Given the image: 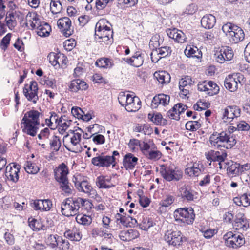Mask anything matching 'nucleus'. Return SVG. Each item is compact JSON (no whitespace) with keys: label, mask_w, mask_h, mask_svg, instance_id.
I'll return each instance as SVG.
<instances>
[{"label":"nucleus","mask_w":250,"mask_h":250,"mask_svg":"<svg viewBox=\"0 0 250 250\" xmlns=\"http://www.w3.org/2000/svg\"><path fill=\"white\" fill-rule=\"evenodd\" d=\"M209 142L212 146L219 148L224 147L230 149L236 144L235 136L229 131H222L221 132L214 131L209 137Z\"/></svg>","instance_id":"f257e3e1"},{"label":"nucleus","mask_w":250,"mask_h":250,"mask_svg":"<svg viewBox=\"0 0 250 250\" xmlns=\"http://www.w3.org/2000/svg\"><path fill=\"white\" fill-rule=\"evenodd\" d=\"M101 21H98L95 26V39L99 42L109 44L113 42V31L109 27L102 24Z\"/></svg>","instance_id":"0eeeda50"},{"label":"nucleus","mask_w":250,"mask_h":250,"mask_svg":"<svg viewBox=\"0 0 250 250\" xmlns=\"http://www.w3.org/2000/svg\"><path fill=\"white\" fill-rule=\"evenodd\" d=\"M208 89L209 96H213L217 94L219 92V87L216 83L211 81H208Z\"/></svg>","instance_id":"58836bf2"},{"label":"nucleus","mask_w":250,"mask_h":250,"mask_svg":"<svg viewBox=\"0 0 250 250\" xmlns=\"http://www.w3.org/2000/svg\"><path fill=\"white\" fill-rule=\"evenodd\" d=\"M167 36L177 42L182 43L185 41V35L181 30L176 28L167 29L166 30Z\"/></svg>","instance_id":"393cba45"},{"label":"nucleus","mask_w":250,"mask_h":250,"mask_svg":"<svg viewBox=\"0 0 250 250\" xmlns=\"http://www.w3.org/2000/svg\"><path fill=\"white\" fill-rule=\"evenodd\" d=\"M113 158L110 157V155H106L102 152L101 154H96V156L92 159L91 163L96 167H108L112 166L113 167Z\"/></svg>","instance_id":"4468645a"},{"label":"nucleus","mask_w":250,"mask_h":250,"mask_svg":"<svg viewBox=\"0 0 250 250\" xmlns=\"http://www.w3.org/2000/svg\"><path fill=\"white\" fill-rule=\"evenodd\" d=\"M38 91V84L35 81H31L29 85L25 84L23 88V93L25 97L29 101H31L34 104H36L39 100Z\"/></svg>","instance_id":"9d476101"},{"label":"nucleus","mask_w":250,"mask_h":250,"mask_svg":"<svg viewBox=\"0 0 250 250\" xmlns=\"http://www.w3.org/2000/svg\"><path fill=\"white\" fill-rule=\"evenodd\" d=\"M237 128L239 131H248L250 129V126L245 121H242L237 124Z\"/></svg>","instance_id":"69168bd1"},{"label":"nucleus","mask_w":250,"mask_h":250,"mask_svg":"<svg viewBox=\"0 0 250 250\" xmlns=\"http://www.w3.org/2000/svg\"><path fill=\"white\" fill-rule=\"evenodd\" d=\"M11 36V33H8L2 38L0 43L2 49L5 50L7 49L10 43Z\"/></svg>","instance_id":"6e6d98bb"},{"label":"nucleus","mask_w":250,"mask_h":250,"mask_svg":"<svg viewBox=\"0 0 250 250\" xmlns=\"http://www.w3.org/2000/svg\"><path fill=\"white\" fill-rule=\"evenodd\" d=\"M238 167H239V164L232 162L227 168L228 174L232 176L238 175Z\"/></svg>","instance_id":"49530a36"},{"label":"nucleus","mask_w":250,"mask_h":250,"mask_svg":"<svg viewBox=\"0 0 250 250\" xmlns=\"http://www.w3.org/2000/svg\"><path fill=\"white\" fill-rule=\"evenodd\" d=\"M50 145L51 148L55 151H58L60 149L61 146V141L59 137L53 136L50 141Z\"/></svg>","instance_id":"de8ad7c7"},{"label":"nucleus","mask_w":250,"mask_h":250,"mask_svg":"<svg viewBox=\"0 0 250 250\" xmlns=\"http://www.w3.org/2000/svg\"><path fill=\"white\" fill-rule=\"evenodd\" d=\"M181 232L179 231H167L165 235V240L169 245L179 246L182 242Z\"/></svg>","instance_id":"dca6fc26"},{"label":"nucleus","mask_w":250,"mask_h":250,"mask_svg":"<svg viewBox=\"0 0 250 250\" xmlns=\"http://www.w3.org/2000/svg\"><path fill=\"white\" fill-rule=\"evenodd\" d=\"M80 83H81V80L80 79H75L72 80L69 86L70 90L72 92H77L78 91V87L80 86Z\"/></svg>","instance_id":"bf43d9fd"},{"label":"nucleus","mask_w":250,"mask_h":250,"mask_svg":"<svg viewBox=\"0 0 250 250\" xmlns=\"http://www.w3.org/2000/svg\"><path fill=\"white\" fill-rule=\"evenodd\" d=\"M250 169V164L246 163L244 165H240L238 167V175L245 173L246 171Z\"/></svg>","instance_id":"774afa93"},{"label":"nucleus","mask_w":250,"mask_h":250,"mask_svg":"<svg viewBox=\"0 0 250 250\" xmlns=\"http://www.w3.org/2000/svg\"><path fill=\"white\" fill-rule=\"evenodd\" d=\"M141 106V102H136V101H134L131 103L129 105L127 106L126 107V110L128 112H136L138 111Z\"/></svg>","instance_id":"4d7b16f0"},{"label":"nucleus","mask_w":250,"mask_h":250,"mask_svg":"<svg viewBox=\"0 0 250 250\" xmlns=\"http://www.w3.org/2000/svg\"><path fill=\"white\" fill-rule=\"evenodd\" d=\"M64 236L71 241H79L82 239V234L76 227L66 229Z\"/></svg>","instance_id":"bb28decb"},{"label":"nucleus","mask_w":250,"mask_h":250,"mask_svg":"<svg viewBox=\"0 0 250 250\" xmlns=\"http://www.w3.org/2000/svg\"><path fill=\"white\" fill-rule=\"evenodd\" d=\"M243 206L246 207L250 206V193H245L241 195Z\"/></svg>","instance_id":"0e129e2a"},{"label":"nucleus","mask_w":250,"mask_h":250,"mask_svg":"<svg viewBox=\"0 0 250 250\" xmlns=\"http://www.w3.org/2000/svg\"><path fill=\"white\" fill-rule=\"evenodd\" d=\"M62 8V5L59 0H51L50 10L53 14H55L60 13Z\"/></svg>","instance_id":"a19ab883"},{"label":"nucleus","mask_w":250,"mask_h":250,"mask_svg":"<svg viewBox=\"0 0 250 250\" xmlns=\"http://www.w3.org/2000/svg\"><path fill=\"white\" fill-rule=\"evenodd\" d=\"M13 167L7 166L6 167V176L9 180L16 183L18 182L19 176V173L20 170V166L19 165L13 163Z\"/></svg>","instance_id":"5701e85b"},{"label":"nucleus","mask_w":250,"mask_h":250,"mask_svg":"<svg viewBox=\"0 0 250 250\" xmlns=\"http://www.w3.org/2000/svg\"><path fill=\"white\" fill-rule=\"evenodd\" d=\"M174 217L176 221L191 225L195 220V214L192 208H179L174 211Z\"/></svg>","instance_id":"6e6552de"},{"label":"nucleus","mask_w":250,"mask_h":250,"mask_svg":"<svg viewBox=\"0 0 250 250\" xmlns=\"http://www.w3.org/2000/svg\"><path fill=\"white\" fill-rule=\"evenodd\" d=\"M208 105H209V104L207 102L200 101L194 104L193 108L195 110L202 111L208 108Z\"/></svg>","instance_id":"13d9d810"},{"label":"nucleus","mask_w":250,"mask_h":250,"mask_svg":"<svg viewBox=\"0 0 250 250\" xmlns=\"http://www.w3.org/2000/svg\"><path fill=\"white\" fill-rule=\"evenodd\" d=\"M93 141L98 145L103 144L105 142L104 137L101 134H97L92 137Z\"/></svg>","instance_id":"338daca9"},{"label":"nucleus","mask_w":250,"mask_h":250,"mask_svg":"<svg viewBox=\"0 0 250 250\" xmlns=\"http://www.w3.org/2000/svg\"><path fill=\"white\" fill-rule=\"evenodd\" d=\"M138 158L133 154L128 153L125 154L123 159V165L126 170L133 169L138 163Z\"/></svg>","instance_id":"412c9836"},{"label":"nucleus","mask_w":250,"mask_h":250,"mask_svg":"<svg viewBox=\"0 0 250 250\" xmlns=\"http://www.w3.org/2000/svg\"><path fill=\"white\" fill-rule=\"evenodd\" d=\"M172 50L170 47L165 46L156 48L154 50V52H155L157 56L160 55L162 58H164L170 55Z\"/></svg>","instance_id":"c9c22d12"},{"label":"nucleus","mask_w":250,"mask_h":250,"mask_svg":"<svg viewBox=\"0 0 250 250\" xmlns=\"http://www.w3.org/2000/svg\"><path fill=\"white\" fill-rule=\"evenodd\" d=\"M31 207L35 210H41L43 211V200L37 199L30 203Z\"/></svg>","instance_id":"864d4df0"},{"label":"nucleus","mask_w":250,"mask_h":250,"mask_svg":"<svg viewBox=\"0 0 250 250\" xmlns=\"http://www.w3.org/2000/svg\"><path fill=\"white\" fill-rule=\"evenodd\" d=\"M96 184L100 188H110L113 186L105 184V177L104 176H100L97 178Z\"/></svg>","instance_id":"8fccbe9b"},{"label":"nucleus","mask_w":250,"mask_h":250,"mask_svg":"<svg viewBox=\"0 0 250 250\" xmlns=\"http://www.w3.org/2000/svg\"><path fill=\"white\" fill-rule=\"evenodd\" d=\"M230 241L229 240V244L227 247L232 248L233 249L237 248L243 245L245 241L243 236L241 234H236L231 238Z\"/></svg>","instance_id":"c85d7f7f"},{"label":"nucleus","mask_w":250,"mask_h":250,"mask_svg":"<svg viewBox=\"0 0 250 250\" xmlns=\"http://www.w3.org/2000/svg\"><path fill=\"white\" fill-rule=\"evenodd\" d=\"M60 239H62L61 236L57 235H50L47 239V242L52 248H55L59 245Z\"/></svg>","instance_id":"a18cd8bd"},{"label":"nucleus","mask_w":250,"mask_h":250,"mask_svg":"<svg viewBox=\"0 0 250 250\" xmlns=\"http://www.w3.org/2000/svg\"><path fill=\"white\" fill-rule=\"evenodd\" d=\"M65 58V57L62 54H56L54 52L50 53L48 56L47 59L49 61V62L54 66H56L57 65L58 67H60V64L59 59L60 57Z\"/></svg>","instance_id":"f704fd0d"},{"label":"nucleus","mask_w":250,"mask_h":250,"mask_svg":"<svg viewBox=\"0 0 250 250\" xmlns=\"http://www.w3.org/2000/svg\"><path fill=\"white\" fill-rule=\"evenodd\" d=\"M180 192L181 198L183 200L191 202L198 200V193L190 187L186 186L182 187Z\"/></svg>","instance_id":"6ab92c4d"},{"label":"nucleus","mask_w":250,"mask_h":250,"mask_svg":"<svg viewBox=\"0 0 250 250\" xmlns=\"http://www.w3.org/2000/svg\"><path fill=\"white\" fill-rule=\"evenodd\" d=\"M222 30L227 38L232 43H238L244 40L245 38L243 30L230 22H228L223 25Z\"/></svg>","instance_id":"39448f33"},{"label":"nucleus","mask_w":250,"mask_h":250,"mask_svg":"<svg viewBox=\"0 0 250 250\" xmlns=\"http://www.w3.org/2000/svg\"><path fill=\"white\" fill-rule=\"evenodd\" d=\"M145 55V52L137 51L134 53L132 57L124 59V60L128 64L134 67H138L143 65Z\"/></svg>","instance_id":"a211bd4d"},{"label":"nucleus","mask_w":250,"mask_h":250,"mask_svg":"<svg viewBox=\"0 0 250 250\" xmlns=\"http://www.w3.org/2000/svg\"><path fill=\"white\" fill-rule=\"evenodd\" d=\"M40 113L35 110H31L24 114L21 125H23L22 131L31 136H36L40 125Z\"/></svg>","instance_id":"f03ea898"},{"label":"nucleus","mask_w":250,"mask_h":250,"mask_svg":"<svg viewBox=\"0 0 250 250\" xmlns=\"http://www.w3.org/2000/svg\"><path fill=\"white\" fill-rule=\"evenodd\" d=\"M95 65L100 68H111L113 64L111 59L107 58H101L95 62Z\"/></svg>","instance_id":"473e14b6"},{"label":"nucleus","mask_w":250,"mask_h":250,"mask_svg":"<svg viewBox=\"0 0 250 250\" xmlns=\"http://www.w3.org/2000/svg\"><path fill=\"white\" fill-rule=\"evenodd\" d=\"M77 222L80 224L84 226H89L92 221V219L90 216L85 214H78L76 217Z\"/></svg>","instance_id":"e433bc0d"},{"label":"nucleus","mask_w":250,"mask_h":250,"mask_svg":"<svg viewBox=\"0 0 250 250\" xmlns=\"http://www.w3.org/2000/svg\"><path fill=\"white\" fill-rule=\"evenodd\" d=\"M205 169V167L201 163H194L192 166L186 168L185 173L190 177H197L203 173Z\"/></svg>","instance_id":"4be33fe9"},{"label":"nucleus","mask_w":250,"mask_h":250,"mask_svg":"<svg viewBox=\"0 0 250 250\" xmlns=\"http://www.w3.org/2000/svg\"><path fill=\"white\" fill-rule=\"evenodd\" d=\"M215 23L216 18L212 14H207L204 16L201 20L202 26L206 29L213 28Z\"/></svg>","instance_id":"cd10ccee"},{"label":"nucleus","mask_w":250,"mask_h":250,"mask_svg":"<svg viewBox=\"0 0 250 250\" xmlns=\"http://www.w3.org/2000/svg\"><path fill=\"white\" fill-rule=\"evenodd\" d=\"M73 182L74 183L76 188L79 192H83L87 194L90 198H94L97 196V192L91 185L87 181L83 180L79 181L77 177H74Z\"/></svg>","instance_id":"1a4fd4ad"},{"label":"nucleus","mask_w":250,"mask_h":250,"mask_svg":"<svg viewBox=\"0 0 250 250\" xmlns=\"http://www.w3.org/2000/svg\"><path fill=\"white\" fill-rule=\"evenodd\" d=\"M220 50L222 54L223 55V57L225 58L226 61H230L232 59L234 54L231 47L226 46L222 47Z\"/></svg>","instance_id":"37998d69"},{"label":"nucleus","mask_w":250,"mask_h":250,"mask_svg":"<svg viewBox=\"0 0 250 250\" xmlns=\"http://www.w3.org/2000/svg\"><path fill=\"white\" fill-rule=\"evenodd\" d=\"M242 77L243 76L238 73L229 75L224 81V86L229 91L235 92L238 89V84H240V80L242 79Z\"/></svg>","instance_id":"ddd939ff"},{"label":"nucleus","mask_w":250,"mask_h":250,"mask_svg":"<svg viewBox=\"0 0 250 250\" xmlns=\"http://www.w3.org/2000/svg\"><path fill=\"white\" fill-rule=\"evenodd\" d=\"M24 168L26 171L29 174H35L39 171V168L36 164L29 161L26 162Z\"/></svg>","instance_id":"ea45409f"},{"label":"nucleus","mask_w":250,"mask_h":250,"mask_svg":"<svg viewBox=\"0 0 250 250\" xmlns=\"http://www.w3.org/2000/svg\"><path fill=\"white\" fill-rule=\"evenodd\" d=\"M68 170L66 165L62 163L54 170V177L59 184L60 188L63 193L69 196L73 193V187L69 182L67 175Z\"/></svg>","instance_id":"7ed1b4c3"},{"label":"nucleus","mask_w":250,"mask_h":250,"mask_svg":"<svg viewBox=\"0 0 250 250\" xmlns=\"http://www.w3.org/2000/svg\"><path fill=\"white\" fill-rule=\"evenodd\" d=\"M185 54L188 57L196 58L199 59L202 57V52L194 46H187L185 50Z\"/></svg>","instance_id":"c756f323"},{"label":"nucleus","mask_w":250,"mask_h":250,"mask_svg":"<svg viewBox=\"0 0 250 250\" xmlns=\"http://www.w3.org/2000/svg\"><path fill=\"white\" fill-rule=\"evenodd\" d=\"M154 77L160 83L162 84L168 83L170 81V75L166 71L155 72L154 74Z\"/></svg>","instance_id":"7c9ffc66"},{"label":"nucleus","mask_w":250,"mask_h":250,"mask_svg":"<svg viewBox=\"0 0 250 250\" xmlns=\"http://www.w3.org/2000/svg\"><path fill=\"white\" fill-rule=\"evenodd\" d=\"M128 94H126L124 92H121L119 93L118 99L119 104L121 106L125 107V103H126L127 98L128 97Z\"/></svg>","instance_id":"e2e57ef3"},{"label":"nucleus","mask_w":250,"mask_h":250,"mask_svg":"<svg viewBox=\"0 0 250 250\" xmlns=\"http://www.w3.org/2000/svg\"><path fill=\"white\" fill-rule=\"evenodd\" d=\"M192 81L190 76H186L181 79L179 82V87L190 88L192 84Z\"/></svg>","instance_id":"79ce46f5"},{"label":"nucleus","mask_w":250,"mask_h":250,"mask_svg":"<svg viewBox=\"0 0 250 250\" xmlns=\"http://www.w3.org/2000/svg\"><path fill=\"white\" fill-rule=\"evenodd\" d=\"M86 200L81 198H67L61 204L62 214L67 217L77 214L81 206H84Z\"/></svg>","instance_id":"20e7f679"},{"label":"nucleus","mask_w":250,"mask_h":250,"mask_svg":"<svg viewBox=\"0 0 250 250\" xmlns=\"http://www.w3.org/2000/svg\"><path fill=\"white\" fill-rule=\"evenodd\" d=\"M175 197L171 195H167L165 196L163 200L160 202L159 205L161 206L160 208L163 207H168L175 201Z\"/></svg>","instance_id":"c03bdc74"},{"label":"nucleus","mask_w":250,"mask_h":250,"mask_svg":"<svg viewBox=\"0 0 250 250\" xmlns=\"http://www.w3.org/2000/svg\"><path fill=\"white\" fill-rule=\"evenodd\" d=\"M148 118L156 125H165L167 124V120L163 118L162 115L159 113L155 114L149 113Z\"/></svg>","instance_id":"2f4dec72"},{"label":"nucleus","mask_w":250,"mask_h":250,"mask_svg":"<svg viewBox=\"0 0 250 250\" xmlns=\"http://www.w3.org/2000/svg\"><path fill=\"white\" fill-rule=\"evenodd\" d=\"M167 116L170 119L178 120L180 119V112L177 111L175 105L167 112Z\"/></svg>","instance_id":"603ef678"},{"label":"nucleus","mask_w":250,"mask_h":250,"mask_svg":"<svg viewBox=\"0 0 250 250\" xmlns=\"http://www.w3.org/2000/svg\"><path fill=\"white\" fill-rule=\"evenodd\" d=\"M170 100V96L164 94H159L155 96L151 102L152 108H156L159 105L165 106L168 104Z\"/></svg>","instance_id":"b1692460"},{"label":"nucleus","mask_w":250,"mask_h":250,"mask_svg":"<svg viewBox=\"0 0 250 250\" xmlns=\"http://www.w3.org/2000/svg\"><path fill=\"white\" fill-rule=\"evenodd\" d=\"M201 126V124L198 121H189L186 124V128L187 130L194 131L198 129Z\"/></svg>","instance_id":"09e8293b"},{"label":"nucleus","mask_w":250,"mask_h":250,"mask_svg":"<svg viewBox=\"0 0 250 250\" xmlns=\"http://www.w3.org/2000/svg\"><path fill=\"white\" fill-rule=\"evenodd\" d=\"M140 235L139 232L134 229L124 230L119 234L120 238L124 241H129L138 238Z\"/></svg>","instance_id":"a878e982"},{"label":"nucleus","mask_w":250,"mask_h":250,"mask_svg":"<svg viewBox=\"0 0 250 250\" xmlns=\"http://www.w3.org/2000/svg\"><path fill=\"white\" fill-rule=\"evenodd\" d=\"M36 28L38 30L37 34L41 37L48 36L51 30L50 26L47 23H44L39 26L37 25Z\"/></svg>","instance_id":"72a5a7b5"},{"label":"nucleus","mask_w":250,"mask_h":250,"mask_svg":"<svg viewBox=\"0 0 250 250\" xmlns=\"http://www.w3.org/2000/svg\"><path fill=\"white\" fill-rule=\"evenodd\" d=\"M40 220H37L35 218H29L28 219L29 226L33 230L40 231L41 227Z\"/></svg>","instance_id":"3c124183"},{"label":"nucleus","mask_w":250,"mask_h":250,"mask_svg":"<svg viewBox=\"0 0 250 250\" xmlns=\"http://www.w3.org/2000/svg\"><path fill=\"white\" fill-rule=\"evenodd\" d=\"M152 218L144 217L142 222L139 224V228L145 231H147L148 229L155 225Z\"/></svg>","instance_id":"4c0bfd02"},{"label":"nucleus","mask_w":250,"mask_h":250,"mask_svg":"<svg viewBox=\"0 0 250 250\" xmlns=\"http://www.w3.org/2000/svg\"><path fill=\"white\" fill-rule=\"evenodd\" d=\"M70 131L73 134L72 137L70 138V144L65 145L64 144V146L68 151L72 152H77L79 150L77 146L80 145L81 140V134L83 132L79 127H77L75 130H70Z\"/></svg>","instance_id":"9b49d317"},{"label":"nucleus","mask_w":250,"mask_h":250,"mask_svg":"<svg viewBox=\"0 0 250 250\" xmlns=\"http://www.w3.org/2000/svg\"><path fill=\"white\" fill-rule=\"evenodd\" d=\"M241 109L236 105H229L222 110V119L226 122H231L241 115Z\"/></svg>","instance_id":"f8f14e48"},{"label":"nucleus","mask_w":250,"mask_h":250,"mask_svg":"<svg viewBox=\"0 0 250 250\" xmlns=\"http://www.w3.org/2000/svg\"><path fill=\"white\" fill-rule=\"evenodd\" d=\"M140 192L143 193L142 190L138 192V195L140 197L139 203L141 206L144 208L148 207L150 203V201L149 198L145 196H141V195L139 193Z\"/></svg>","instance_id":"052dcab7"},{"label":"nucleus","mask_w":250,"mask_h":250,"mask_svg":"<svg viewBox=\"0 0 250 250\" xmlns=\"http://www.w3.org/2000/svg\"><path fill=\"white\" fill-rule=\"evenodd\" d=\"M59 28L65 37H69L72 35L73 30L71 27V21L68 17L59 19L57 21Z\"/></svg>","instance_id":"f3484780"},{"label":"nucleus","mask_w":250,"mask_h":250,"mask_svg":"<svg viewBox=\"0 0 250 250\" xmlns=\"http://www.w3.org/2000/svg\"><path fill=\"white\" fill-rule=\"evenodd\" d=\"M160 173L167 182H177L183 177V172L173 164H163L160 166Z\"/></svg>","instance_id":"423d86ee"},{"label":"nucleus","mask_w":250,"mask_h":250,"mask_svg":"<svg viewBox=\"0 0 250 250\" xmlns=\"http://www.w3.org/2000/svg\"><path fill=\"white\" fill-rule=\"evenodd\" d=\"M206 158L210 161L218 162L220 168H222L221 162H224L227 157L225 150L215 151L211 150L206 154Z\"/></svg>","instance_id":"2eb2a0df"},{"label":"nucleus","mask_w":250,"mask_h":250,"mask_svg":"<svg viewBox=\"0 0 250 250\" xmlns=\"http://www.w3.org/2000/svg\"><path fill=\"white\" fill-rule=\"evenodd\" d=\"M234 226L237 230L242 232L248 229L249 228V222L243 213L239 212L236 215Z\"/></svg>","instance_id":"aec40b11"},{"label":"nucleus","mask_w":250,"mask_h":250,"mask_svg":"<svg viewBox=\"0 0 250 250\" xmlns=\"http://www.w3.org/2000/svg\"><path fill=\"white\" fill-rule=\"evenodd\" d=\"M161 153L158 150H150L145 155L147 158L150 160H157L161 158Z\"/></svg>","instance_id":"5fc2aeb1"},{"label":"nucleus","mask_w":250,"mask_h":250,"mask_svg":"<svg viewBox=\"0 0 250 250\" xmlns=\"http://www.w3.org/2000/svg\"><path fill=\"white\" fill-rule=\"evenodd\" d=\"M71 113L74 117L81 119L83 117V114H84V111L80 107H73L71 109Z\"/></svg>","instance_id":"680f3d73"}]
</instances>
